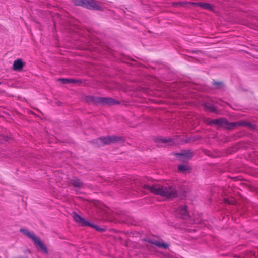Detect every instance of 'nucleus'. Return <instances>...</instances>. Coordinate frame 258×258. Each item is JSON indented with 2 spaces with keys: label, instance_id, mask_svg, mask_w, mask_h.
Wrapping results in <instances>:
<instances>
[{
  "label": "nucleus",
  "instance_id": "1",
  "mask_svg": "<svg viewBox=\"0 0 258 258\" xmlns=\"http://www.w3.org/2000/svg\"><path fill=\"white\" fill-rule=\"evenodd\" d=\"M144 188L154 194L160 195L166 199H172L178 196V191L174 186L155 185L150 186L144 185Z\"/></svg>",
  "mask_w": 258,
  "mask_h": 258
},
{
  "label": "nucleus",
  "instance_id": "2",
  "mask_svg": "<svg viewBox=\"0 0 258 258\" xmlns=\"http://www.w3.org/2000/svg\"><path fill=\"white\" fill-rule=\"evenodd\" d=\"M119 137L115 136H107L97 139L95 140V143L97 146L99 147L112 143L117 142L119 140Z\"/></svg>",
  "mask_w": 258,
  "mask_h": 258
},
{
  "label": "nucleus",
  "instance_id": "3",
  "mask_svg": "<svg viewBox=\"0 0 258 258\" xmlns=\"http://www.w3.org/2000/svg\"><path fill=\"white\" fill-rule=\"evenodd\" d=\"M91 100L95 103L103 105H114L119 103L118 101L111 98L92 97Z\"/></svg>",
  "mask_w": 258,
  "mask_h": 258
},
{
  "label": "nucleus",
  "instance_id": "4",
  "mask_svg": "<svg viewBox=\"0 0 258 258\" xmlns=\"http://www.w3.org/2000/svg\"><path fill=\"white\" fill-rule=\"evenodd\" d=\"M82 7L94 10H100L102 8L100 3L94 0H82Z\"/></svg>",
  "mask_w": 258,
  "mask_h": 258
},
{
  "label": "nucleus",
  "instance_id": "5",
  "mask_svg": "<svg viewBox=\"0 0 258 258\" xmlns=\"http://www.w3.org/2000/svg\"><path fill=\"white\" fill-rule=\"evenodd\" d=\"M176 214L179 218H185L188 216L187 206L186 205H183L179 207L176 211Z\"/></svg>",
  "mask_w": 258,
  "mask_h": 258
},
{
  "label": "nucleus",
  "instance_id": "6",
  "mask_svg": "<svg viewBox=\"0 0 258 258\" xmlns=\"http://www.w3.org/2000/svg\"><path fill=\"white\" fill-rule=\"evenodd\" d=\"M34 244L38 246L42 253L47 254L48 251L46 246L45 244L40 240L39 238H37L34 241Z\"/></svg>",
  "mask_w": 258,
  "mask_h": 258
},
{
  "label": "nucleus",
  "instance_id": "7",
  "mask_svg": "<svg viewBox=\"0 0 258 258\" xmlns=\"http://www.w3.org/2000/svg\"><path fill=\"white\" fill-rule=\"evenodd\" d=\"M25 63L21 59H17L13 63V69L15 71H20L23 69Z\"/></svg>",
  "mask_w": 258,
  "mask_h": 258
},
{
  "label": "nucleus",
  "instance_id": "8",
  "mask_svg": "<svg viewBox=\"0 0 258 258\" xmlns=\"http://www.w3.org/2000/svg\"><path fill=\"white\" fill-rule=\"evenodd\" d=\"M179 160L181 161H186L189 160L192 157V153L189 151H184L181 153L178 154Z\"/></svg>",
  "mask_w": 258,
  "mask_h": 258
},
{
  "label": "nucleus",
  "instance_id": "9",
  "mask_svg": "<svg viewBox=\"0 0 258 258\" xmlns=\"http://www.w3.org/2000/svg\"><path fill=\"white\" fill-rule=\"evenodd\" d=\"M210 123L217 124L225 127H228V122L226 119L223 118L212 120Z\"/></svg>",
  "mask_w": 258,
  "mask_h": 258
},
{
  "label": "nucleus",
  "instance_id": "10",
  "mask_svg": "<svg viewBox=\"0 0 258 258\" xmlns=\"http://www.w3.org/2000/svg\"><path fill=\"white\" fill-rule=\"evenodd\" d=\"M150 243L158 247H161L166 249L168 247L167 244L164 243L162 241H158L155 240H150Z\"/></svg>",
  "mask_w": 258,
  "mask_h": 258
},
{
  "label": "nucleus",
  "instance_id": "11",
  "mask_svg": "<svg viewBox=\"0 0 258 258\" xmlns=\"http://www.w3.org/2000/svg\"><path fill=\"white\" fill-rule=\"evenodd\" d=\"M58 80L64 84L80 83L81 82L80 80L75 79L59 78Z\"/></svg>",
  "mask_w": 258,
  "mask_h": 258
},
{
  "label": "nucleus",
  "instance_id": "12",
  "mask_svg": "<svg viewBox=\"0 0 258 258\" xmlns=\"http://www.w3.org/2000/svg\"><path fill=\"white\" fill-rule=\"evenodd\" d=\"M20 232L27 236L29 238L31 239L34 242L37 237L32 232H30L27 229H20Z\"/></svg>",
  "mask_w": 258,
  "mask_h": 258
},
{
  "label": "nucleus",
  "instance_id": "13",
  "mask_svg": "<svg viewBox=\"0 0 258 258\" xmlns=\"http://www.w3.org/2000/svg\"><path fill=\"white\" fill-rule=\"evenodd\" d=\"M20 232L27 236L29 238L31 239L34 242L37 237L32 232H30L27 229H20Z\"/></svg>",
  "mask_w": 258,
  "mask_h": 258
},
{
  "label": "nucleus",
  "instance_id": "14",
  "mask_svg": "<svg viewBox=\"0 0 258 258\" xmlns=\"http://www.w3.org/2000/svg\"><path fill=\"white\" fill-rule=\"evenodd\" d=\"M195 5L196 6H199L204 9L209 10H213V6L207 3H204V2H198L196 3Z\"/></svg>",
  "mask_w": 258,
  "mask_h": 258
},
{
  "label": "nucleus",
  "instance_id": "15",
  "mask_svg": "<svg viewBox=\"0 0 258 258\" xmlns=\"http://www.w3.org/2000/svg\"><path fill=\"white\" fill-rule=\"evenodd\" d=\"M81 221H82V226H89L95 228L96 229H97L98 231H103L102 228H99L98 226H94L92 224H91L89 222L86 221L84 219L82 218Z\"/></svg>",
  "mask_w": 258,
  "mask_h": 258
},
{
  "label": "nucleus",
  "instance_id": "16",
  "mask_svg": "<svg viewBox=\"0 0 258 258\" xmlns=\"http://www.w3.org/2000/svg\"><path fill=\"white\" fill-rule=\"evenodd\" d=\"M178 169L180 172H185L190 170V167L186 165H180L178 167Z\"/></svg>",
  "mask_w": 258,
  "mask_h": 258
},
{
  "label": "nucleus",
  "instance_id": "17",
  "mask_svg": "<svg viewBox=\"0 0 258 258\" xmlns=\"http://www.w3.org/2000/svg\"><path fill=\"white\" fill-rule=\"evenodd\" d=\"M72 216L75 221L78 223L81 222V216L77 214L76 212H73Z\"/></svg>",
  "mask_w": 258,
  "mask_h": 258
},
{
  "label": "nucleus",
  "instance_id": "18",
  "mask_svg": "<svg viewBox=\"0 0 258 258\" xmlns=\"http://www.w3.org/2000/svg\"><path fill=\"white\" fill-rule=\"evenodd\" d=\"M71 184L75 187H80L81 186V183L79 179L76 180H72L71 182Z\"/></svg>",
  "mask_w": 258,
  "mask_h": 258
},
{
  "label": "nucleus",
  "instance_id": "19",
  "mask_svg": "<svg viewBox=\"0 0 258 258\" xmlns=\"http://www.w3.org/2000/svg\"><path fill=\"white\" fill-rule=\"evenodd\" d=\"M225 202L231 205H234L236 204V202L234 199H232L230 200L225 199Z\"/></svg>",
  "mask_w": 258,
  "mask_h": 258
},
{
  "label": "nucleus",
  "instance_id": "20",
  "mask_svg": "<svg viewBox=\"0 0 258 258\" xmlns=\"http://www.w3.org/2000/svg\"><path fill=\"white\" fill-rule=\"evenodd\" d=\"M76 5H81V0H71Z\"/></svg>",
  "mask_w": 258,
  "mask_h": 258
}]
</instances>
